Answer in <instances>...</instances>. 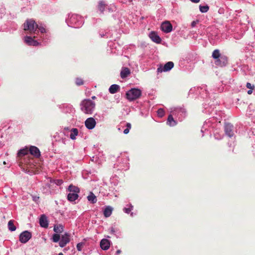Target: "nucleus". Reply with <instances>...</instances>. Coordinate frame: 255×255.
I'll use <instances>...</instances> for the list:
<instances>
[{
	"label": "nucleus",
	"instance_id": "nucleus-32",
	"mask_svg": "<svg viewBox=\"0 0 255 255\" xmlns=\"http://www.w3.org/2000/svg\"><path fill=\"white\" fill-rule=\"evenodd\" d=\"M199 9L201 12L205 13L207 12L209 9V6L207 5H200Z\"/></svg>",
	"mask_w": 255,
	"mask_h": 255
},
{
	"label": "nucleus",
	"instance_id": "nucleus-3",
	"mask_svg": "<svg viewBox=\"0 0 255 255\" xmlns=\"http://www.w3.org/2000/svg\"><path fill=\"white\" fill-rule=\"evenodd\" d=\"M81 111L86 114H92L95 109V103L91 99H84L80 104Z\"/></svg>",
	"mask_w": 255,
	"mask_h": 255
},
{
	"label": "nucleus",
	"instance_id": "nucleus-1",
	"mask_svg": "<svg viewBox=\"0 0 255 255\" xmlns=\"http://www.w3.org/2000/svg\"><path fill=\"white\" fill-rule=\"evenodd\" d=\"M43 24H38L33 19H28L23 24L24 30L27 33L32 35L34 38L38 37L39 28Z\"/></svg>",
	"mask_w": 255,
	"mask_h": 255
},
{
	"label": "nucleus",
	"instance_id": "nucleus-52",
	"mask_svg": "<svg viewBox=\"0 0 255 255\" xmlns=\"http://www.w3.org/2000/svg\"><path fill=\"white\" fill-rule=\"evenodd\" d=\"M110 42H108V45L109 46L110 48L111 49V46L109 45Z\"/></svg>",
	"mask_w": 255,
	"mask_h": 255
},
{
	"label": "nucleus",
	"instance_id": "nucleus-46",
	"mask_svg": "<svg viewBox=\"0 0 255 255\" xmlns=\"http://www.w3.org/2000/svg\"><path fill=\"white\" fill-rule=\"evenodd\" d=\"M38 199H39V197H36V196L33 197V199L35 201H36Z\"/></svg>",
	"mask_w": 255,
	"mask_h": 255
},
{
	"label": "nucleus",
	"instance_id": "nucleus-27",
	"mask_svg": "<svg viewBox=\"0 0 255 255\" xmlns=\"http://www.w3.org/2000/svg\"><path fill=\"white\" fill-rule=\"evenodd\" d=\"M104 215L105 217H109L112 214V207H107L103 212Z\"/></svg>",
	"mask_w": 255,
	"mask_h": 255
},
{
	"label": "nucleus",
	"instance_id": "nucleus-5",
	"mask_svg": "<svg viewBox=\"0 0 255 255\" xmlns=\"http://www.w3.org/2000/svg\"><path fill=\"white\" fill-rule=\"evenodd\" d=\"M141 95V91L137 88H132L127 92L126 96L127 99L129 101L135 100Z\"/></svg>",
	"mask_w": 255,
	"mask_h": 255
},
{
	"label": "nucleus",
	"instance_id": "nucleus-20",
	"mask_svg": "<svg viewBox=\"0 0 255 255\" xmlns=\"http://www.w3.org/2000/svg\"><path fill=\"white\" fill-rule=\"evenodd\" d=\"M106 6L107 4L104 1H100L97 5V8L101 13H103Z\"/></svg>",
	"mask_w": 255,
	"mask_h": 255
},
{
	"label": "nucleus",
	"instance_id": "nucleus-44",
	"mask_svg": "<svg viewBox=\"0 0 255 255\" xmlns=\"http://www.w3.org/2000/svg\"><path fill=\"white\" fill-rule=\"evenodd\" d=\"M192 2L194 3H198L200 1V0H190Z\"/></svg>",
	"mask_w": 255,
	"mask_h": 255
},
{
	"label": "nucleus",
	"instance_id": "nucleus-19",
	"mask_svg": "<svg viewBox=\"0 0 255 255\" xmlns=\"http://www.w3.org/2000/svg\"><path fill=\"white\" fill-rule=\"evenodd\" d=\"M78 194L69 192L67 195V199L70 202H74L78 199Z\"/></svg>",
	"mask_w": 255,
	"mask_h": 255
},
{
	"label": "nucleus",
	"instance_id": "nucleus-23",
	"mask_svg": "<svg viewBox=\"0 0 255 255\" xmlns=\"http://www.w3.org/2000/svg\"><path fill=\"white\" fill-rule=\"evenodd\" d=\"M63 230L64 226L62 224L56 225L54 226L53 231L57 234L61 233Z\"/></svg>",
	"mask_w": 255,
	"mask_h": 255
},
{
	"label": "nucleus",
	"instance_id": "nucleus-43",
	"mask_svg": "<svg viewBox=\"0 0 255 255\" xmlns=\"http://www.w3.org/2000/svg\"><path fill=\"white\" fill-rule=\"evenodd\" d=\"M61 140H62V142L63 143H64V144H66V142L67 140L66 138H62Z\"/></svg>",
	"mask_w": 255,
	"mask_h": 255
},
{
	"label": "nucleus",
	"instance_id": "nucleus-9",
	"mask_svg": "<svg viewBox=\"0 0 255 255\" xmlns=\"http://www.w3.org/2000/svg\"><path fill=\"white\" fill-rule=\"evenodd\" d=\"M33 37L31 36H26L24 37V42L28 45L30 46H37L40 44V43L37 41V40H34Z\"/></svg>",
	"mask_w": 255,
	"mask_h": 255
},
{
	"label": "nucleus",
	"instance_id": "nucleus-51",
	"mask_svg": "<svg viewBox=\"0 0 255 255\" xmlns=\"http://www.w3.org/2000/svg\"><path fill=\"white\" fill-rule=\"evenodd\" d=\"M58 255H64L62 253H60L58 254Z\"/></svg>",
	"mask_w": 255,
	"mask_h": 255
},
{
	"label": "nucleus",
	"instance_id": "nucleus-48",
	"mask_svg": "<svg viewBox=\"0 0 255 255\" xmlns=\"http://www.w3.org/2000/svg\"><path fill=\"white\" fill-rule=\"evenodd\" d=\"M121 253V250H118V251H117L116 254L118 255V254H120Z\"/></svg>",
	"mask_w": 255,
	"mask_h": 255
},
{
	"label": "nucleus",
	"instance_id": "nucleus-2",
	"mask_svg": "<svg viewBox=\"0 0 255 255\" xmlns=\"http://www.w3.org/2000/svg\"><path fill=\"white\" fill-rule=\"evenodd\" d=\"M66 22L69 26L74 28H79L83 24V18L76 14H69Z\"/></svg>",
	"mask_w": 255,
	"mask_h": 255
},
{
	"label": "nucleus",
	"instance_id": "nucleus-8",
	"mask_svg": "<svg viewBox=\"0 0 255 255\" xmlns=\"http://www.w3.org/2000/svg\"><path fill=\"white\" fill-rule=\"evenodd\" d=\"M70 241V235L67 233H65L62 237L59 242V245L61 248L64 247Z\"/></svg>",
	"mask_w": 255,
	"mask_h": 255
},
{
	"label": "nucleus",
	"instance_id": "nucleus-11",
	"mask_svg": "<svg viewBox=\"0 0 255 255\" xmlns=\"http://www.w3.org/2000/svg\"><path fill=\"white\" fill-rule=\"evenodd\" d=\"M96 125V122L93 118H89L85 122V125L88 129H93L95 128Z\"/></svg>",
	"mask_w": 255,
	"mask_h": 255
},
{
	"label": "nucleus",
	"instance_id": "nucleus-12",
	"mask_svg": "<svg viewBox=\"0 0 255 255\" xmlns=\"http://www.w3.org/2000/svg\"><path fill=\"white\" fill-rule=\"evenodd\" d=\"M228 63V58L226 56H222L220 58L216 59L215 64L216 65L220 67H223L227 65Z\"/></svg>",
	"mask_w": 255,
	"mask_h": 255
},
{
	"label": "nucleus",
	"instance_id": "nucleus-39",
	"mask_svg": "<svg viewBox=\"0 0 255 255\" xmlns=\"http://www.w3.org/2000/svg\"><path fill=\"white\" fill-rule=\"evenodd\" d=\"M63 181L62 179H57L55 181V183L57 185H61L63 184Z\"/></svg>",
	"mask_w": 255,
	"mask_h": 255
},
{
	"label": "nucleus",
	"instance_id": "nucleus-49",
	"mask_svg": "<svg viewBox=\"0 0 255 255\" xmlns=\"http://www.w3.org/2000/svg\"><path fill=\"white\" fill-rule=\"evenodd\" d=\"M96 98V97L95 96H92V99L93 100H94V99H95Z\"/></svg>",
	"mask_w": 255,
	"mask_h": 255
},
{
	"label": "nucleus",
	"instance_id": "nucleus-37",
	"mask_svg": "<svg viewBox=\"0 0 255 255\" xmlns=\"http://www.w3.org/2000/svg\"><path fill=\"white\" fill-rule=\"evenodd\" d=\"M75 82H76V85L78 86H80L84 84L83 80L82 79L79 78H77L76 79Z\"/></svg>",
	"mask_w": 255,
	"mask_h": 255
},
{
	"label": "nucleus",
	"instance_id": "nucleus-47",
	"mask_svg": "<svg viewBox=\"0 0 255 255\" xmlns=\"http://www.w3.org/2000/svg\"><path fill=\"white\" fill-rule=\"evenodd\" d=\"M109 91L110 93L112 94V85L109 88Z\"/></svg>",
	"mask_w": 255,
	"mask_h": 255
},
{
	"label": "nucleus",
	"instance_id": "nucleus-42",
	"mask_svg": "<svg viewBox=\"0 0 255 255\" xmlns=\"http://www.w3.org/2000/svg\"><path fill=\"white\" fill-rule=\"evenodd\" d=\"M198 22V20H196V21H193L191 23V27H194L195 26V25L197 24V23Z\"/></svg>",
	"mask_w": 255,
	"mask_h": 255
},
{
	"label": "nucleus",
	"instance_id": "nucleus-34",
	"mask_svg": "<svg viewBox=\"0 0 255 255\" xmlns=\"http://www.w3.org/2000/svg\"><path fill=\"white\" fill-rule=\"evenodd\" d=\"M85 243L83 242L79 243L77 244L76 246V248L77 250L79 252L82 251V248L84 245Z\"/></svg>",
	"mask_w": 255,
	"mask_h": 255
},
{
	"label": "nucleus",
	"instance_id": "nucleus-35",
	"mask_svg": "<svg viewBox=\"0 0 255 255\" xmlns=\"http://www.w3.org/2000/svg\"><path fill=\"white\" fill-rule=\"evenodd\" d=\"M120 90V86L117 84H113V94L119 91Z\"/></svg>",
	"mask_w": 255,
	"mask_h": 255
},
{
	"label": "nucleus",
	"instance_id": "nucleus-28",
	"mask_svg": "<svg viewBox=\"0 0 255 255\" xmlns=\"http://www.w3.org/2000/svg\"><path fill=\"white\" fill-rule=\"evenodd\" d=\"M212 56L214 59L216 60L220 58L222 56H221L219 50L215 49V50L213 51Z\"/></svg>",
	"mask_w": 255,
	"mask_h": 255
},
{
	"label": "nucleus",
	"instance_id": "nucleus-50",
	"mask_svg": "<svg viewBox=\"0 0 255 255\" xmlns=\"http://www.w3.org/2000/svg\"><path fill=\"white\" fill-rule=\"evenodd\" d=\"M64 130H69V128H65Z\"/></svg>",
	"mask_w": 255,
	"mask_h": 255
},
{
	"label": "nucleus",
	"instance_id": "nucleus-14",
	"mask_svg": "<svg viewBox=\"0 0 255 255\" xmlns=\"http://www.w3.org/2000/svg\"><path fill=\"white\" fill-rule=\"evenodd\" d=\"M234 127L231 124H227L225 126V131L226 134L229 137H232L234 135Z\"/></svg>",
	"mask_w": 255,
	"mask_h": 255
},
{
	"label": "nucleus",
	"instance_id": "nucleus-26",
	"mask_svg": "<svg viewBox=\"0 0 255 255\" xmlns=\"http://www.w3.org/2000/svg\"><path fill=\"white\" fill-rule=\"evenodd\" d=\"M130 74V70L128 68H124L121 72V76L122 78L128 77Z\"/></svg>",
	"mask_w": 255,
	"mask_h": 255
},
{
	"label": "nucleus",
	"instance_id": "nucleus-41",
	"mask_svg": "<svg viewBox=\"0 0 255 255\" xmlns=\"http://www.w3.org/2000/svg\"><path fill=\"white\" fill-rule=\"evenodd\" d=\"M124 210L126 213L128 214L131 211V209L130 208H125Z\"/></svg>",
	"mask_w": 255,
	"mask_h": 255
},
{
	"label": "nucleus",
	"instance_id": "nucleus-16",
	"mask_svg": "<svg viewBox=\"0 0 255 255\" xmlns=\"http://www.w3.org/2000/svg\"><path fill=\"white\" fill-rule=\"evenodd\" d=\"M31 154L36 157H39L40 156V152L38 148L35 146H30L29 149Z\"/></svg>",
	"mask_w": 255,
	"mask_h": 255
},
{
	"label": "nucleus",
	"instance_id": "nucleus-40",
	"mask_svg": "<svg viewBox=\"0 0 255 255\" xmlns=\"http://www.w3.org/2000/svg\"><path fill=\"white\" fill-rule=\"evenodd\" d=\"M246 87L247 88L250 89H254V88H255V86L254 85H252V84L249 82L247 83Z\"/></svg>",
	"mask_w": 255,
	"mask_h": 255
},
{
	"label": "nucleus",
	"instance_id": "nucleus-4",
	"mask_svg": "<svg viewBox=\"0 0 255 255\" xmlns=\"http://www.w3.org/2000/svg\"><path fill=\"white\" fill-rule=\"evenodd\" d=\"M39 30L40 32V35H39L40 40L42 41L43 44H47L51 39L50 33L45 28V27L44 25L40 26Z\"/></svg>",
	"mask_w": 255,
	"mask_h": 255
},
{
	"label": "nucleus",
	"instance_id": "nucleus-17",
	"mask_svg": "<svg viewBox=\"0 0 255 255\" xmlns=\"http://www.w3.org/2000/svg\"><path fill=\"white\" fill-rule=\"evenodd\" d=\"M149 36L153 42L156 43H160L161 41V39L160 37L158 35L157 33L154 31L151 32Z\"/></svg>",
	"mask_w": 255,
	"mask_h": 255
},
{
	"label": "nucleus",
	"instance_id": "nucleus-25",
	"mask_svg": "<svg viewBox=\"0 0 255 255\" xmlns=\"http://www.w3.org/2000/svg\"><path fill=\"white\" fill-rule=\"evenodd\" d=\"M68 190L69 192L77 193V194H78V193L80 192L79 188L78 187H76L73 185H70L69 186Z\"/></svg>",
	"mask_w": 255,
	"mask_h": 255
},
{
	"label": "nucleus",
	"instance_id": "nucleus-10",
	"mask_svg": "<svg viewBox=\"0 0 255 255\" xmlns=\"http://www.w3.org/2000/svg\"><path fill=\"white\" fill-rule=\"evenodd\" d=\"M59 108L61 109L63 113L65 114L73 113L75 111L73 106L70 104H63L59 106Z\"/></svg>",
	"mask_w": 255,
	"mask_h": 255
},
{
	"label": "nucleus",
	"instance_id": "nucleus-18",
	"mask_svg": "<svg viewBox=\"0 0 255 255\" xmlns=\"http://www.w3.org/2000/svg\"><path fill=\"white\" fill-rule=\"evenodd\" d=\"M110 246V241L106 239H103L100 242V247L103 250H107Z\"/></svg>",
	"mask_w": 255,
	"mask_h": 255
},
{
	"label": "nucleus",
	"instance_id": "nucleus-33",
	"mask_svg": "<svg viewBox=\"0 0 255 255\" xmlns=\"http://www.w3.org/2000/svg\"><path fill=\"white\" fill-rule=\"evenodd\" d=\"M131 126L130 123H127L126 124V128L124 130V133L125 134H128L129 132V129L131 128Z\"/></svg>",
	"mask_w": 255,
	"mask_h": 255
},
{
	"label": "nucleus",
	"instance_id": "nucleus-24",
	"mask_svg": "<svg viewBox=\"0 0 255 255\" xmlns=\"http://www.w3.org/2000/svg\"><path fill=\"white\" fill-rule=\"evenodd\" d=\"M167 123L171 127H173L177 125V122L174 120L173 117L171 115H169L168 116Z\"/></svg>",
	"mask_w": 255,
	"mask_h": 255
},
{
	"label": "nucleus",
	"instance_id": "nucleus-13",
	"mask_svg": "<svg viewBox=\"0 0 255 255\" xmlns=\"http://www.w3.org/2000/svg\"><path fill=\"white\" fill-rule=\"evenodd\" d=\"M161 30L166 33H169L172 30V25L169 21L163 22L161 25Z\"/></svg>",
	"mask_w": 255,
	"mask_h": 255
},
{
	"label": "nucleus",
	"instance_id": "nucleus-7",
	"mask_svg": "<svg viewBox=\"0 0 255 255\" xmlns=\"http://www.w3.org/2000/svg\"><path fill=\"white\" fill-rule=\"evenodd\" d=\"M174 66V63L173 62L169 61L166 63L164 66L160 65L157 69V71L158 73H161L162 72H166L170 70Z\"/></svg>",
	"mask_w": 255,
	"mask_h": 255
},
{
	"label": "nucleus",
	"instance_id": "nucleus-31",
	"mask_svg": "<svg viewBox=\"0 0 255 255\" xmlns=\"http://www.w3.org/2000/svg\"><path fill=\"white\" fill-rule=\"evenodd\" d=\"M52 240L54 243L59 242L60 240V236L59 234H54L52 236Z\"/></svg>",
	"mask_w": 255,
	"mask_h": 255
},
{
	"label": "nucleus",
	"instance_id": "nucleus-36",
	"mask_svg": "<svg viewBox=\"0 0 255 255\" xmlns=\"http://www.w3.org/2000/svg\"><path fill=\"white\" fill-rule=\"evenodd\" d=\"M165 114L164 111L163 109H159L157 111V115L159 117H162L164 116Z\"/></svg>",
	"mask_w": 255,
	"mask_h": 255
},
{
	"label": "nucleus",
	"instance_id": "nucleus-15",
	"mask_svg": "<svg viewBox=\"0 0 255 255\" xmlns=\"http://www.w3.org/2000/svg\"><path fill=\"white\" fill-rule=\"evenodd\" d=\"M39 224L41 227L47 228L48 227V221L47 217L43 214L39 219Z\"/></svg>",
	"mask_w": 255,
	"mask_h": 255
},
{
	"label": "nucleus",
	"instance_id": "nucleus-21",
	"mask_svg": "<svg viewBox=\"0 0 255 255\" xmlns=\"http://www.w3.org/2000/svg\"><path fill=\"white\" fill-rule=\"evenodd\" d=\"M87 199L92 204H94L97 201L96 196L92 192H90L89 195L87 196Z\"/></svg>",
	"mask_w": 255,
	"mask_h": 255
},
{
	"label": "nucleus",
	"instance_id": "nucleus-22",
	"mask_svg": "<svg viewBox=\"0 0 255 255\" xmlns=\"http://www.w3.org/2000/svg\"><path fill=\"white\" fill-rule=\"evenodd\" d=\"M78 130L76 128H73L70 130V138L74 140L76 139V136L78 135Z\"/></svg>",
	"mask_w": 255,
	"mask_h": 255
},
{
	"label": "nucleus",
	"instance_id": "nucleus-45",
	"mask_svg": "<svg viewBox=\"0 0 255 255\" xmlns=\"http://www.w3.org/2000/svg\"><path fill=\"white\" fill-rule=\"evenodd\" d=\"M253 89H250L248 91V94H249V95H251V94H252L253 93Z\"/></svg>",
	"mask_w": 255,
	"mask_h": 255
},
{
	"label": "nucleus",
	"instance_id": "nucleus-6",
	"mask_svg": "<svg viewBox=\"0 0 255 255\" xmlns=\"http://www.w3.org/2000/svg\"><path fill=\"white\" fill-rule=\"evenodd\" d=\"M31 233L28 231H25L22 232L19 236V240L21 243L25 244L27 243L31 238Z\"/></svg>",
	"mask_w": 255,
	"mask_h": 255
},
{
	"label": "nucleus",
	"instance_id": "nucleus-30",
	"mask_svg": "<svg viewBox=\"0 0 255 255\" xmlns=\"http://www.w3.org/2000/svg\"><path fill=\"white\" fill-rule=\"evenodd\" d=\"M28 152V150L27 148L21 149L18 151L17 155L19 156H23L27 154Z\"/></svg>",
	"mask_w": 255,
	"mask_h": 255
},
{
	"label": "nucleus",
	"instance_id": "nucleus-29",
	"mask_svg": "<svg viewBox=\"0 0 255 255\" xmlns=\"http://www.w3.org/2000/svg\"><path fill=\"white\" fill-rule=\"evenodd\" d=\"M8 230L11 232L15 231L16 227L13 224V221L10 220L8 223Z\"/></svg>",
	"mask_w": 255,
	"mask_h": 255
},
{
	"label": "nucleus",
	"instance_id": "nucleus-38",
	"mask_svg": "<svg viewBox=\"0 0 255 255\" xmlns=\"http://www.w3.org/2000/svg\"><path fill=\"white\" fill-rule=\"evenodd\" d=\"M101 37H111V34L108 32H105V33H101L100 34Z\"/></svg>",
	"mask_w": 255,
	"mask_h": 255
}]
</instances>
